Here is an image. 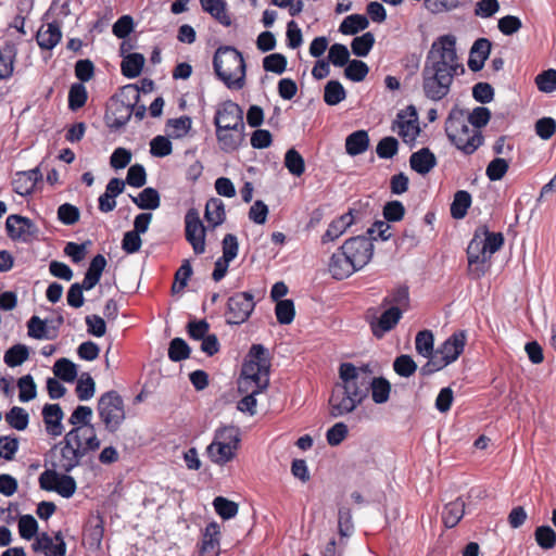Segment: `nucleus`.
<instances>
[{
    "instance_id": "a878e982",
    "label": "nucleus",
    "mask_w": 556,
    "mask_h": 556,
    "mask_svg": "<svg viewBox=\"0 0 556 556\" xmlns=\"http://www.w3.org/2000/svg\"><path fill=\"white\" fill-rule=\"evenodd\" d=\"M219 538V526L216 522L208 523L202 536V543L200 548L201 556H218Z\"/></svg>"
},
{
    "instance_id": "2f4dec72",
    "label": "nucleus",
    "mask_w": 556,
    "mask_h": 556,
    "mask_svg": "<svg viewBox=\"0 0 556 556\" xmlns=\"http://www.w3.org/2000/svg\"><path fill=\"white\" fill-rule=\"evenodd\" d=\"M465 514V503L457 498L445 505L442 511V520L447 528L455 527Z\"/></svg>"
},
{
    "instance_id": "b1692460",
    "label": "nucleus",
    "mask_w": 556,
    "mask_h": 556,
    "mask_svg": "<svg viewBox=\"0 0 556 556\" xmlns=\"http://www.w3.org/2000/svg\"><path fill=\"white\" fill-rule=\"evenodd\" d=\"M492 43L486 38L477 39L469 52L468 67L472 72H478L484 66V62L490 55Z\"/></svg>"
},
{
    "instance_id": "393cba45",
    "label": "nucleus",
    "mask_w": 556,
    "mask_h": 556,
    "mask_svg": "<svg viewBox=\"0 0 556 556\" xmlns=\"http://www.w3.org/2000/svg\"><path fill=\"white\" fill-rule=\"evenodd\" d=\"M41 177L38 168L18 172L12 182L13 189L20 195H28L34 191L36 184Z\"/></svg>"
},
{
    "instance_id": "0e129e2a",
    "label": "nucleus",
    "mask_w": 556,
    "mask_h": 556,
    "mask_svg": "<svg viewBox=\"0 0 556 556\" xmlns=\"http://www.w3.org/2000/svg\"><path fill=\"white\" fill-rule=\"evenodd\" d=\"M79 217H80V212H79L78 207H76L73 204L64 203V204L60 205L58 208V219L63 225H67V226L74 225L79 220Z\"/></svg>"
},
{
    "instance_id": "37998d69",
    "label": "nucleus",
    "mask_w": 556,
    "mask_h": 556,
    "mask_svg": "<svg viewBox=\"0 0 556 556\" xmlns=\"http://www.w3.org/2000/svg\"><path fill=\"white\" fill-rule=\"evenodd\" d=\"M346 92L338 80H330L325 86L324 100L328 105H337L345 99Z\"/></svg>"
},
{
    "instance_id": "69168bd1",
    "label": "nucleus",
    "mask_w": 556,
    "mask_h": 556,
    "mask_svg": "<svg viewBox=\"0 0 556 556\" xmlns=\"http://www.w3.org/2000/svg\"><path fill=\"white\" fill-rule=\"evenodd\" d=\"M369 72L367 64L363 61L353 60L345 67V76L352 81H362Z\"/></svg>"
},
{
    "instance_id": "58836bf2",
    "label": "nucleus",
    "mask_w": 556,
    "mask_h": 556,
    "mask_svg": "<svg viewBox=\"0 0 556 556\" xmlns=\"http://www.w3.org/2000/svg\"><path fill=\"white\" fill-rule=\"evenodd\" d=\"M132 115V106L118 104L111 115L108 116V125L110 128L119 129L125 126Z\"/></svg>"
},
{
    "instance_id": "7c9ffc66",
    "label": "nucleus",
    "mask_w": 556,
    "mask_h": 556,
    "mask_svg": "<svg viewBox=\"0 0 556 556\" xmlns=\"http://www.w3.org/2000/svg\"><path fill=\"white\" fill-rule=\"evenodd\" d=\"M369 137L366 130H357L345 139V150L349 155L355 156L367 151Z\"/></svg>"
},
{
    "instance_id": "a19ab883",
    "label": "nucleus",
    "mask_w": 556,
    "mask_h": 556,
    "mask_svg": "<svg viewBox=\"0 0 556 556\" xmlns=\"http://www.w3.org/2000/svg\"><path fill=\"white\" fill-rule=\"evenodd\" d=\"M478 231L481 235L485 252H488V256L491 258L503 247L504 237L501 232H490L486 228H481Z\"/></svg>"
},
{
    "instance_id": "ea45409f",
    "label": "nucleus",
    "mask_w": 556,
    "mask_h": 556,
    "mask_svg": "<svg viewBox=\"0 0 556 556\" xmlns=\"http://www.w3.org/2000/svg\"><path fill=\"white\" fill-rule=\"evenodd\" d=\"M471 204V195L465 190H459L455 193L454 200L451 204V215L460 219L467 214V210Z\"/></svg>"
},
{
    "instance_id": "5fc2aeb1",
    "label": "nucleus",
    "mask_w": 556,
    "mask_h": 556,
    "mask_svg": "<svg viewBox=\"0 0 556 556\" xmlns=\"http://www.w3.org/2000/svg\"><path fill=\"white\" fill-rule=\"evenodd\" d=\"M92 416L93 412L89 406L79 405L72 413L71 417L68 418V422L73 426V428L93 426L91 424Z\"/></svg>"
},
{
    "instance_id": "4468645a",
    "label": "nucleus",
    "mask_w": 556,
    "mask_h": 556,
    "mask_svg": "<svg viewBox=\"0 0 556 556\" xmlns=\"http://www.w3.org/2000/svg\"><path fill=\"white\" fill-rule=\"evenodd\" d=\"M214 125L216 129H245L242 109L230 100L224 101L216 109Z\"/></svg>"
},
{
    "instance_id": "2eb2a0df",
    "label": "nucleus",
    "mask_w": 556,
    "mask_h": 556,
    "mask_svg": "<svg viewBox=\"0 0 556 556\" xmlns=\"http://www.w3.org/2000/svg\"><path fill=\"white\" fill-rule=\"evenodd\" d=\"M64 438L70 441L83 456L99 450L101 445L94 426L72 428Z\"/></svg>"
},
{
    "instance_id": "6e6552de",
    "label": "nucleus",
    "mask_w": 556,
    "mask_h": 556,
    "mask_svg": "<svg viewBox=\"0 0 556 556\" xmlns=\"http://www.w3.org/2000/svg\"><path fill=\"white\" fill-rule=\"evenodd\" d=\"M467 337L465 331L451 334L437 350L433 357L420 367V375L430 376L454 363L464 352Z\"/></svg>"
},
{
    "instance_id": "de8ad7c7",
    "label": "nucleus",
    "mask_w": 556,
    "mask_h": 556,
    "mask_svg": "<svg viewBox=\"0 0 556 556\" xmlns=\"http://www.w3.org/2000/svg\"><path fill=\"white\" fill-rule=\"evenodd\" d=\"M277 320L281 325H289L293 321L295 316L294 303L292 300H280L275 307Z\"/></svg>"
},
{
    "instance_id": "8fccbe9b",
    "label": "nucleus",
    "mask_w": 556,
    "mask_h": 556,
    "mask_svg": "<svg viewBox=\"0 0 556 556\" xmlns=\"http://www.w3.org/2000/svg\"><path fill=\"white\" fill-rule=\"evenodd\" d=\"M509 168V161L504 157L493 159L485 168V175L491 181L501 180Z\"/></svg>"
},
{
    "instance_id": "20e7f679",
    "label": "nucleus",
    "mask_w": 556,
    "mask_h": 556,
    "mask_svg": "<svg viewBox=\"0 0 556 556\" xmlns=\"http://www.w3.org/2000/svg\"><path fill=\"white\" fill-rule=\"evenodd\" d=\"M445 132L457 149L465 154H472L482 143L481 131L467 121V112L454 106L445 122Z\"/></svg>"
},
{
    "instance_id": "13d9d810",
    "label": "nucleus",
    "mask_w": 556,
    "mask_h": 556,
    "mask_svg": "<svg viewBox=\"0 0 556 556\" xmlns=\"http://www.w3.org/2000/svg\"><path fill=\"white\" fill-rule=\"evenodd\" d=\"M190 349L187 342L181 338H175L170 341L168 348V357L173 362H180L189 357Z\"/></svg>"
},
{
    "instance_id": "a18cd8bd",
    "label": "nucleus",
    "mask_w": 556,
    "mask_h": 556,
    "mask_svg": "<svg viewBox=\"0 0 556 556\" xmlns=\"http://www.w3.org/2000/svg\"><path fill=\"white\" fill-rule=\"evenodd\" d=\"M18 400L23 403L34 400L37 395V387L31 375H25L17 380Z\"/></svg>"
},
{
    "instance_id": "5701e85b",
    "label": "nucleus",
    "mask_w": 556,
    "mask_h": 556,
    "mask_svg": "<svg viewBox=\"0 0 556 556\" xmlns=\"http://www.w3.org/2000/svg\"><path fill=\"white\" fill-rule=\"evenodd\" d=\"M43 421L47 432L52 437H60L64 427L62 425L63 410L59 404H46L42 408Z\"/></svg>"
},
{
    "instance_id": "39448f33",
    "label": "nucleus",
    "mask_w": 556,
    "mask_h": 556,
    "mask_svg": "<svg viewBox=\"0 0 556 556\" xmlns=\"http://www.w3.org/2000/svg\"><path fill=\"white\" fill-rule=\"evenodd\" d=\"M213 66L218 78L229 88L240 90L245 81V64L242 54L232 47L216 50Z\"/></svg>"
},
{
    "instance_id": "e2e57ef3",
    "label": "nucleus",
    "mask_w": 556,
    "mask_h": 556,
    "mask_svg": "<svg viewBox=\"0 0 556 556\" xmlns=\"http://www.w3.org/2000/svg\"><path fill=\"white\" fill-rule=\"evenodd\" d=\"M170 140L164 136H156L150 142V153L155 157H164L172 153Z\"/></svg>"
},
{
    "instance_id": "4be33fe9",
    "label": "nucleus",
    "mask_w": 556,
    "mask_h": 556,
    "mask_svg": "<svg viewBox=\"0 0 556 556\" xmlns=\"http://www.w3.org/2000/svg\"><path fill=\"white\" fill-rule=\"evenodd\" d=\"M355 223L354 211L350 210L348 213L333 219L325 233L321 236V242L328 243L340 238L353 224Z\"/></svg>"
},
{
    "instance_id": "ddd939ff",
    "label": "nucleus",
    "mask_w": 556,
    "mask_h": 556,
    "mask_svg": "<svg viewBox=\"0 0 556 556\" xmlns=\"http://www.w3.org/2000/svg\"><path fill=\"white\" fill-rule=\"evenodd\" d=\"M185 235L186 240L191 244L195 254L200 255L205 252L206 228L200 219L199 212L190 208L185 216Z\"/></svg>"
},
{
    "instance_id": "4d7b16f0",
    "label": "nucleus",
    "mask_w": 556,
    "mask_h": 556,
    "mask_svg": "<svg viewBox=\"0 0 556 556\" xmlns=\"http://www.w3.org/2000/svg\"><path fill=\"white\" fill-rule=\"evenodd\" d=\"M213 506L215 508V511L223 518V519H230L233 518L238 514V505L229 501L223 496H217L213 501Z\"/></svg>"
},
{
    "instance_id": "338daca9",
    "label": "nucleus",
    "mask_w": 556,
    "mask_h": 556,
    "mask_svg": "<svg viewBox=\"0 0 556 556\" xmlns=\"http://www.w3.org/2000/svg\"><path fill=\"white\" fill-rule=\"evenodd\" d=\"M263 67L267 72L282 74L287 67V59L280 53H273L264 58Z\"/></svg>"
},
{
    "instance_id": "72a5a7b5",
    "label": "nucleus",
    "mask_w": 556,
    "mask_h": 556,
    "mask_svg": "<svg viewBox=\"0 0 556 556\" xmlns=\"http://www.w3.org/2000/svg\"><path fill=\"white\" fill-rule=\"evenodd\" d=\"M415 348L419 355L430 359L435 354L434 351V337L430 330H421L416 334Z\"/></svg>"
},
{
    "instance_id": "c9c22d12",
    "label": "nucleus",
    "mask_w": 556,
    "mask_h": 556,
    "mask_svg": "<svg viewBox=\"0 0 556 556\" xmlns=\"http://www.w3.org/2000/svg\"><path fill=\"white\" fill-rule=\"evenodd\" d=\"M368 25L369 21L365 15L351 14L342 21L339 31L343 35H355L358 31L366 29Z\"/></svg>"
},
{
    "instance_id": "a211bd4d",
    "label": "nucleus",
    "mask_w": 556,
    "mask_h": 556,
    "mask_svg": "<svg viewBox=\"0 0 556 556\" xmlns=\"http://www.w3.org/2000/svg\"><path fill=\"white\" fill-rule=\"evenodd\" d=\"M5 228L13 240L28 241L38 233L36 225L29 218L20 215L8 216Z\"/></svg>"
},
{
    "instance_id": "3c124183",
    "label": "nucleus",
    "mask_w": 556,
    "mask_h": 556,
    "mask_svg": "<svg viewBox=\"0 0 556 556\" xmlns=\"http://www.w3.org/2000/svg\"><path fill=\"white\" fill-rule=\"evenodd\" d=\"M375 43V36L371 33H365L362 36L355 37L351 43L352 52L356 56H366L372 49Z\"/></svg>"
},
{
    "instance_id": "f704fd0d",
    "label": "nucleus",
    "mask_w": 556,
    "mask_h": 556,
    "mask_svg": "<svg viewBox=\"0 0 556 556\" xmlns=\"http://www.w3.org/2000/svg\"><path fill=\"white\" fill-rule=\"evenodd\" d=\"M144 65V58L140 53H130L126 55L121 64V70L127 78H136L140 75Z\"/></svg>"
},
{
    "instance_id": "f8f14e48",
    "label": "nucleus",
    "mask_w": 556,
    "mask_h": 556,
    "mask_svg": "<svg viewBox=\"0 0 556 556\" xmlns=\"http://www.w3.org/2000/svg\"><path fill=\"white\" fill-rule=\"evenodd\" d=\"M41 489L56 492L65 498H70L76 492L77 485L73 477L60 473L55 469H47L39 477Z\"/></svg>"
},
{
    "instance_id": "f257e3e1",
    "label": "nucleus",
    "mask_w": 556,
    "mask_h": 556,
    "mask_svg": "<svg viewBox=\"0 0 556 556\" xmlns=\"http://www.w3.org/2000/svg\"><path fill=\"white\" fill-rule=\"evenodd\" d=\"M464 73L465 67L456 50V37L451 34L438 37L431 43L421 72L425 97L431 101L444 99L451 91L454 78Z\"/></svg>"
},
{
    "instance_id": "79ce46f5",
    "label": "nucleus",
    "mask_w": 556,
    "mask_h": 556,
    "mask_svg": "<svg viewBox=\"0 0 556 556\" xmlns=\"http://www.w3.org/2000/svg\"><path fill=\"white\" fill-rule=\"evenodd\" d=\"M28 357V348L24 344H15L4 353L3 361L9 367H16L26 362Z\"/></svg>"
},
{
    "instance_id": "c03bdc74",
    "label": "nucleus",
    "mask_w": 556,
    "mask_h": 556,
    "mask_svg": "<svg viewBox=\"0 0 556 556\" xmlns=\"http://www.w3.org/2000/svg\"><path fill=\"white\" fill-rule=\"evenodd\" d=\"M53 372L58 378L66 382H73L77 377L76 365L67 358L58 359L54 363Z\"/></svg>"
},
{
    "instance_id": "603ef678",
    "label": "nucleus",
    "mask_w": 556,
    "mask_h": 556,
    "mask_svg": "<svg viewBox=\"0 0 556 556\" xmlns=\"http://www.w3.org/2000/svg\"><path fill=\"white\" fill-rule=\"evenodd\" d=\"M285 165L292 175L298 177L305 170L304 159L295 149L287 151L285 155Z\"/></svg>"
},
{
    "instance_id": "412c9836",
    "label": "nucleus",
    "mask_w": 556,
    "mask_h": 556,
    "mask_svg": "<svg viewBox=\"0 0 556 556\" xmlns=\"http://www.w3.org/2000/svg\"><path fill=\"white\" fill-rule=\"evenodd\" d=\"M467 256L469 266L476 265L475 270L477 271V276L483 275L485 271L484 265L490 261V258L488 256V252H485V247H483L481 235L478 230L468 244Z\"/></svg>"
},
{
    "instance_id": "052dcab7",
    "label": "nucleus",
    "mask_w": 556,
    "mask_h": 556,
    "mask_svg": "<svg viewBox=\"0 0 556 556\" xmlns=\"http://www.w3.org/2000/svg\"><path fill=\"white\" fill-rule=\"evenodd\" d=\"M348 434V426L340 421L327 430L326 440L330 446H338L346 439Z\"/></svg>"
},
{
    "instance_id": "c85d7f7f",
    "label": "nucleus",
    "mask_w": 556,
    "mask_h": 556,
    "mask_svg": "<svg viewBox=\"0 0 556 556\" xmlns=\"http://www.w3.org/2000/svg\"><path fill=\"white\" fill-rule=\"evenodd\" d=\"M409 164L413 170L426 175L437 165V159L428 148H422L410 155Z\"/></svg>"
},
{
    "instance_id": "cd10ccee",
    "label": "nucleus",
    "mask_w": 556,
    "mask_h": 556,
    "mask_svg": "<svg viewBox=\"0 0 556 556\" xmlns=\"http://www.w3.org/2000/svg\"><path fill=\"white\" fill-rule=\"evenodd\" d=\"M216 139L224 152H232L241 146L244 139V129H216Z\"/></svg>"
},
{
    "instance_id": "680f3d73",
    "label": "nucleus",
    "mask_w": 556,
    "mask_h": 556,
    "mask_svg": "<svg viewBox=\"0 0 556 556\" xmlns=\"http://www.w3.org/2000/svg\"><path fill=\"white\" fill-rule=\"evenodd\" d=\"M87 101V90L83 84H74L68 92V106L76 111L85 105Z\"/></svg>"
},
{
    "instance_id": "bb28decb",
    "label": "nucleus",
    "mask_w": 556,
    "mask_h": 556,
    "mask_svg": "<svg viewBox=\"0 0 556 556\" xmlns=\"http://www.w3.org/2000/svg\"><path fill=\"white\" fill-rule=\"evenodd\" d=\"M62 31L58 23L42 25L37 31V43L41 49L52 50L61 40Z\"/></svg>"
},
{
    "instance_id": "7ed1b4c3",
    "label": "nucleus",
    "mask_w": 556,
    "mask_h": 556,
    "mask_svg": "<svg viewBox=\"0 0 556 556\" xmlns=\"http://www.w3.org/2000/svg\"><path fill=\"white\" fill-rule=\"evenodd\" d=\"M374 243L366 236L352 237L332 253L328 271L333 279L343 280L363 269L372 258Z\"/></svg>"
},
{
    "instance_id": "9b49d317",
    "label": "nucleus",
    "mask_w": 556,
    "mask_h": 556,
    "mask_svg": "<svg viewBox=\"0 0 556 556\" xmlns=\"http://www.w3.org/2000/svg\"><path fill=\"white\" fill-rule=\"evenodd\" d=\"M255 307L254 296L250 292H238L228 299L227 303V323L231 325H241L252 314Z\"/></svg>"
},
{
    "instance_id": "6ab92c4d",
    "label": "nucleus",
    "mask_w": 556,
    "mask_h": 556,
    "mask_svg": "<svg viewBox=\"0 0 556 556\" xmlns=\"http://www.w3.org/2000/svg\"><path fill=\"white\" fill-rule=\"evenodd\" d=\"M35 552H41L45 556H65L66 544L61 532L52 538L48 533L39 534L33 543Z\"/></svg>"
},
{
    "instance_id": "f3484780",
    "label": "nucleus",
    "mask_w": 556,
    "mask_h": 556,
    "mask_svg": "<svg viewBox=\"0 0 556 556\" xmlns=\"http://www.w3.org/2000/svg\"><path fill=\"white\" fill-rule=\"evenodd\" d=\"M52 453L53 467L64 472H70L77 467L84 457L65 438L54 446Z\"/></svg>"
},
{
    "instance_id": "dca6fc26",
    "label": "nucleus",
    "mask_w": 556,
    "mask_h": 556,
    "mask_svg": "<svg viewBox=\"0 0 556 556\" xmlns=\"http://www.w3.org/2000/svg\"><path fill=\"white\" fill-rule=\"evenodd\" d=\"M393 130L399 134L405 143L413 144L420 132L418 114L413 105L401 111L393 125Z\"/></svg>"
},
{
    "instance_id": "4c0bfd02",
    "label": "nucleus",
    "mask_w": 556,
    "mask_h": 556,
    "mask_svg": "<svg viewBox=\"0 0 556 556\" xmlns=\"http://www.w3.org/2000/svg\"><path fill=\"white\" fill-rule=\"evenodd\" d=\"M382 306L396 307L400 312H404L409 306V294L407 288L400 287L392 291L382 301Z\"/></svg>"
},
{
    "instance_id": "9d476101",
    "label": "nucleus",
    "mask_w": 556,
    "mask_h": 556,
    "mask_svg": "<svg viewBox=\"0 0 556 556\" xmlns=\"http://www.w3.org/2000/svg\"><path fill=\"white\" fill-rule=\"evenodd\" d=\"M357 375L366 382L365 399L371 391V399L376 404H384L390 399L391 383L383 377H375L369 364L356 366Z\"/></svg>"
},
{
    "instance_id": "49530a36",
    "label": "nucleus",
    "mask_w": 556,
    "mask_h": 556,
    "mask_svg": "<svg viewBox=\"0 0 556 556\" xmlns=\"http://www.w3.org/2000/svg\"><path fill=\"white\" fill-rule=\"evenodd\" d=\"M14 48L5 45L0 48V79L9 78L13 73Z\"/></svg>"
},
{
    "instance_id": "774afa93",
    "label": "nucleus",
    "mask_w": 556,
    "mask_h": 556,
    "mask_svg": "<svg viewBox=\"0 0 556 556\" xmlns=\"http://www.w3.org/2000/svg\"><path fill=\"white\" fill-rule=\"evenodd\" d=\"M399 142L394 137L382 138L376 148L380 159H391L397 153Z\"/></svg>"
},
{
    "instance_id": "e433bc0d",
    "label": "nucleus",
    "mask_w": 556,
    "mask_h": 556,
    "mask_svg": "<svg viewBox=\"0 0 556 556\" xmlns=\"http://www.w3.org/2000/svg\"><path fill=\"white\" fill-rule=\"evenodd\" d=\"M131 200L141 210H155L160 206V194L151 187L143 189L137 197H131Z\"/></svg>"
},
{
    "instance_id": "6e6d98bb",
    "label": "nucleus",
    "mask_w": 556,
    "mask_h": 556,
    "mask_svg": "<svg viewBox=\"0 0 556 556\" xmlns=\"http://www.w3.org/2000/svg\"><path fill=\"white\" fill-rule=\"evenodd\" d=\"M534 538L538 545L544 549L553 548L556 544V532L549 526L538 527Z\"/></svg>"
},
{
    "instance_id": "09e8293b",
    "label": "nucleus",
    "mask_w": 556,
    "mask_h": 556,
    "mask_svg": "<svg viewBox=\"0 0 556 556\" xmlns=\"http://www.w3.org/2000/svg\"><path fill=\"white\" fill-rule=\"evenodd\" d=\"M5 420L12 428L22 431L27 428L29 416L24 408L14 406L7 413Z\"/></svg>"
},
{
    "instance_id": "f03ea898",
    "label": "nucleus",
    "mask_w": 556,
    "mask_h": 556,
    "mask_svg": "<svg viewBox=\"0 0 556 556\" xmlns=\"http://www.w3.org/2000/svg\"><path fill=\"white\" fill-rule=\"evenodd\" d=\"M365 383L354 364H340L339 380L333 384L328 400L329 415L340 418L353 413L365 401Z\"/></svg>"
},
{
    "instance_id": "bf43d9fd",
    "label": "nucleus",
    "mask_w": 556,
    "mask_h": 556,
    "mask_svg": "<svg viewBox=\"0 0 556 556\" xmlns=\"http://www.w3.org/2000/svg\"><path fill=\"white\" fill-rule=\"evenodd\" d=\"M535 84L540 91L551 93L556 90V70L549 68L535 77Z\"/></svg>"
},
{
    "instance_id": "423d86ee",
    "label": "nucleus",
    "mask_w": 556,
    "mask_h": 556,
    "mask_svg": "<svg viewBox=\"0 0 556 556\" xmlns=\"http://www.w3.org/2000/svg\"><path fill=\"white\" fill-rule=\"evenodd\" d=\"M269 358L266 349L261 344L252 345L248 361L242 368L239 381L240 389H248L254 384L253 393H260L267 388L269 381Z\"/></svg>"
},
{
    "instance_id": "0eeeda50",
    "label": "nucleus",
    "mask_w": 556,
    "mask_h": 556,
    "mask_svg": "<svg viewBox=\"0 0 556 556\" xmlns=\"http://www.w3.org/2000/svg\"><path fill=\"white\" fill-rule=\"evenodd\" d=\"M241 441L240 430L235 426L216 429L214 439L206 447L208 458L216 465H225L236 457Z\"/></svg>"
},
{
    "instance_id": "1a4fd4ad",
    "label": "nucleus",
    "mask_w": 556,
    "mask_h": 556,
    "mask_svg": "<svg viewBox=\"0 0 556 556\" xmlns=\"http://www.w3.org/2000/svg\"><path fill=\"white\" fill-rule=\"evenodd\" d=\"M98 414L109 432H116L126 419L125 404L116 391H108L98 401Z\"/></svg>"
},
{
    "instance_id": "473e14b6",
    "label": "nucleus",
    "mask_w": 556,
    "mask_h": 556,
    "mask_svg": "<svg viewBox=\"0 0 556 556\" xmlns=\"http://www.w3.org/2000/svg\"><path fill=\"white\" fill-rule=\"evenodd\" d=\"M225 205L219 199H211L205 205V219L212 227L222 225L225 220Z\"/></svg>"
},
{
    "instance_id": "aec40b11",
    "label": "nucleus",
    "mask_w": 556,
    "mask_h": 556,
    "mask_svg": "<svg viewBox=\"0 0 556 556\" xmlns=\"http://www.w3.org/2000/svg\"><path fill=\"white\" fill-rule=\"evenodd\" d=\"M403 313L396 307H387L384 312L376 319L370 321L374 336L378 339L382 338L387 332L391 331L401 320Z\"/></svg>"
},
{
    "instance_id": "c756f323",
    "label": "nucleus",
    "mask_w": 556,
    "mask_h": 556,
    "mask_svg": "<svg viewBox=\"0 0 556 556\" xmlns=\"http://www.w3.org/2000/svg\"><path fill=\"white\" fill-rule=\"evenodd\" d=\"M204 12L208 13L224 26L231 25V18L227 12L225 0H199Z\"/></svg>"
},
{
    "instance_id": "864d4df0",
    "label": "nucleus",
    "mask_w": 556,
    "mask_h": 556,
    "mask_svg": "<svg viewBox=\"0 0 556 556\" xmlns=\"http://www.w3.org/2000/svg\"><path fill=\"white\" fill-rule=\"evenodd\" d=\"M394 371L404 378H408L417 370V364L409 355H400L393 362Z\"/></svg>"
}]
</instances>
